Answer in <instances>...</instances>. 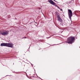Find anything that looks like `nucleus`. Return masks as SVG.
I'll use <instances>...</instances> for the list:
<instances>
[{"label": "nucleus", "instance_id": "1", "mask_svg": "<svg viewBox=\"0 0 80 80\" xmlns=\"http://www.w3.org/2000/svg\"><path fill=\"white\" fill-rule=\"evenodd\" d=\"M75 41V38L74 37H71L68 38V40L67 42L68 43L72 44V43H73Z\"/></svg>", "mask_w": 80, "mask_h": 80}, {"label": "nucleus", "instance_id": "2", "mask_svg": "<svg viewBox=\"0 0 80 80\" xmlns=\"http://www.w3.org/2000/svg\"><path fill=\"white\" fill-rule=\"evenodd\" d=\"M9 32V31L3 30L0 31V34L1 33L2 35H7L8 34Z\"/></svg>", "mask_w": 80, "mask_h": 80}, {"label": "nucleus", "instance_id": "3", "mask_svg": "<svg viewBox=\"0 0 80 80\" xmlns=\"http://www.w3.org/2000/svg\"><path fill=\"white\" fill-rule=\"evenodd\" d=\"M68 14L69 18L71 20V17H72V12L71 10L68 9Z\"/></svg>", "mask_w": 80, "mask_h": 80}, {"label": "nucleus", "instance_id": "4", "mask_svg": "<svg viewBox=\"0 0 80 80\" xmlns=\"http://www.w3.org/2000/svg\"><path fill=\"white\" fill-rule=\"evenodd\" d=\"M13 45V44L12 43H7L6 47H11V48H12Z\"/></svg>", "mask_w": 80, "mask_h": 80}, {"label": "nucleus", "instance_id": "5", "mask_svg": "<svg viewBox=\"0 0 80 80\" xmlns=\"http://www.w3.org/2000/svg\"><path fill=\"white\" fill-rule=\"evenodd\" d=\"M48 1L50 3H51V4H52L53 5H55V3L53 2L52 0H48Z\"/></svg>", "mask_w": 80, "mask_h": 80}, {"label": "nucleus", "instance_id": "6", "mask_svg": "<svg viewBox=\"0 0 80 80\" xmlns=\"http://www.w3.org/2000/svg\"><path fill=\"white\" fill-rule=\"evenodd\" d=\"M58 20L59 21V22H62V19H61L60 18V15H58Z\"/></svg>", "mask_w": 80, "mask_h": 80}, {"label": "nucleus", "instance_id": "7", "mask_svg": "<svg viewBox=\"0 0 80 80\" xmlns=\"http://www.w3.org/2000/svg\"><path fill=\"white\" fill-rule=\"evenodd\" d=\"M7 43H2L1 44V46L3 47V46H6L7 47Z\"/></svg>", "mask_w": 80, "mask_h": 80}, {"label": "nucleus", "instance_id": "8", "mask_svg": "<svg viewBox=\"0 0 80 80\" xmlns=\"http://www.w3.org/2000/svg\"><path fill=\"white\" fill-rule=\"evenodd\" d=\"M59 9L61 11H63V10H62V9H61L60 8V9Z\"/></svg>", "mask_w": 80, "mask_h": 80}, {"label": "nucleus", "instance_id": "9", "mask_svg": "<svg viewBox=\"0 0 80 80\" xmlns=\"http://www.w3.org/2000/svg\"><path fill=\"white\" fill-rule=\"evenodd\" d=\"M58 8H59V9H60V8H59L58 6L57 7Z\"/></svg>", "mask_w": 80, "mask_h": 80}, {"label": "nucleus", "instance_id": "10", "mask_svg": "<svg viewBox=\"0 0 80 80\" xmlns=\"http://www.w3.org/2000/svg\"><path fill=\"white\" fill-rule=\"evenodd\" d=\"M54 6H55V7H57V5H56V4L55 5H54Z\"/></svg>", "mask_w": 80, "mask_h": 80}, {"label": "nucleus", "instance_id": "11", "mask_svg": "<svg viewBox=\"0 0 80 80\" xmlns=\"http://www.w3.org/2000/svg\"><path fill=\"white\" fill-rule=\"evenodd\" d=\"M54 1L55 2H56V1H55V0H54Z\"/></svg>", "mask_w": 80, "mask_h": 80}]
</instances>
